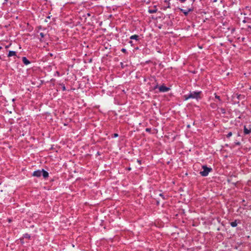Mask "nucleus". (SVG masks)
Segmentation results:
<instances>
[{"mask_svg":"<svg viewBox=\"0 0 251 251\" xmlns=\"http://www.w3.org/2000/svg\"><path fill=\"white\" fill-rule=\"evenodd\" d=\"M210 105L211 107H212L213 108H216V104L214 103H211Z\"/></svg>","mask_w":251,"mask_h":251,"instance_id":"dca6fc26","label":"nucleus"},{"mask_svg":"<svg viewBox=\"0 0 251 251\" xmlns=\"http://www.w3.org/2000/svg\"><path fill=\"white\" fill-rule=\"evenodd\" d=\"M121 51H122V52H126V49H122L121 50Z\"/></svg>","mask_w":251,"mask_h":251,"instance_id":"412c9836","label":"nucleus"},{"mask_svg":"<svg viewBox=\"0 0 251 251\" xmlns=\"http://www.w3.org/2000/svg\"><path fill=\"white\" fill-rule=\"evenodd\" d=\"M215 97L216 99H218L219 101H221V100L220 99V97L219 96H218L216 95V94H215Z\"/></svg>","mask_w":251,"mask_h":251,"instance_id":"ddd939ff","label":"nucleus"},{"mask_svg":"<svg viewBox=\"0 0 251 251\" xmlns=\"http://www.w3.org/2000/svg\"><path fill=\"white\" fill-rule=\"evenodd\" d=\"M22 61L25 65H27L30 63V62L25 57H22Z\"/></svg>","mask_w":251,"mask_h":251,"instance_id":"0eeeda50","label":"nucleus"},{"mask_svg":"<svg viewBox=\"0 0 251 251\" xmlns=\"http://www.w3.org/2000/svg\"><path fill=\"white\" fill-rule=\"evenodd\" d=\"M251 132V128L248 129L245 126L244 127V133L245 135L249 134Z\"/></svg>","mask_w":251,"mask_h":251,"instance_id":"423d86ee","label":"nucleus"},{"mask_svg":"<svg viewBox=\"0 0 251 251\" xmlns=\"http://www.w3.org/2000/svg\"><path fill=\"white\" fill-rule=\"evenodd\" d=\"M25 237H26V238H30V236H29L28 234H25Z\"/></svg>","mask_w":251,"mask_h":251,"instance_id":"5701e85b","label":"nucleus"},{"mask_svg":"<svg viewBox=\"0 0 251 251\" xmlns=\"http://www.w3.org/2000/svg\"><path fill=\"white\" fill-rule=\"evenodd\" d=\"M32 176L37 177L43 176L44 178L46 179L49 177V173L44 169H42L41 170H38L34 171L32 174Z\"/></svg>","mask_w":251,"mask_h":251,"instance_id":"f03ea898","label":"nucleus"},{"mask_svg":"<svg viewBox=\"0 0 251 251\" xmlns=\"http://www.w3.org/2000/svg\"><path fill=\"white\" fill-rule=\"evenodd\" d=\"M1 49V47L0 46V50Z\"/></svg>","mask_w":251,"mask_h":251,"instance_id":"7c9ffc66","label":"nucleus"},{"mask_svg":"<svg viewBox=\"0 0 251 251\" xmlns=\"http://www.w3.org/2000/svg\"><path fill=\"white\" fill-rule=\"evenodd\" d=\"M118 136V134L117 133H114L113 135V137H117Z\"/></svg>","mask_w":251,"mask_h":251,"instance_id":"6ab92c4d","label":"nucleus"},{"mask_svg":"<svg viewBox=\"0 0 251 251\" xmlns=\"http://www.w3.org/2000/svg\"><path fill=\"white\" fill-rule=\"evenodd\" d=\"M7 56H8V57L16 56V52L15 51L10 50L8 52Z\"/></svg>","mask_w":251,"mask_h":251,"instance_id":"6e6552de","label":"nucleus"},{"mask_svg":"<svg viewBox=\"0 0 251 251\" xmlns=\"http://www.w3.org/2000/svg\"><path fill=\"white\" fill-rule=\"evenodd\" d=\"M161 251H163L162 250H161Z\"/></svg>","mask_w":251,"mask_h":251,"instance_id":"2f4dec72","label":"nucleus"},{"mask_svg":"<svg viewBox=\"0 0 251 251\" xmlns=\"http://www.w3.org/2000/svg\"><path fill=\"white\" fill-rule=\"evenodd\" d=\"M171 89L169 86H167L164 83L162 84H160V85H158V90L159 92H166L169 91Z\"/></svg>","mask_w":251,"mask_h":251,"instance_id":"20e7f679","label":"nucleus"},{"mask_svg":"<svg viewBox=\"0 0 251 251\" xmlns=\"http://www.w3.org/2000/svg\"><path fill=\"white\" fill-rule=\"evenodd\" d=\"M8 1V0H4V2H6Z\"/></svg>","mask_w":251,"mask_h":251,"instance_id":"a878e982","label":"nucleus"},{"mask_svg":"<svg viewBox=\"0 0 251 251\" xmlns=\"http://www.w3.org/2000/svg\"><path fill=\"white\" fill-rule=\"evenodd\" d=\"M157 88V85L154 86V88Z\"/></svg>","mask_w":251,"mask_h":251,"instance_id":"cd10ccee","label":"nucleus"},{"mask_svg":"<svg viewBox=\"0 0 251 251\" xmlns=\"http://www.w3.org/2000/svg\"><path fill=\"white\" fill-rule=\"evenodd\" d=\"M232 132H229L228 133V134L226 135V137H227V138H229V137H230L232 136Z\"/></svg>","mask_w":251,"mask_h":251,"instance_id":"4468645a","label":"nucleus"},{"mask_svg":"<svg viewBox=\"0 0 251 251\" xmlns=\"http://www.w3.org/2000/svg\"><path fill=\"white\" fill-rule=\"evenodd\" d=\"M159 196L161 197V199L162 200H165L167 197H168L167 195H165L164 193H160L159 194Z\"/></svg>","mask_w":251,"mask_h":251,"instance_id":"1a4fd4ad","label":"nucleus"},{"mask_svg":"<svg viewBox=\"0 0 251 251\" xmlns=\"http://www.w3.org/2000/svg\"><path fill=\"white\" fill-rule=\"evenodd\" d=\"M156 10H156V9H153V10H149V12H150V13H153V12H156Z\"/></svg>","mask_w":251,"mask_h":251,"instance_id":"f3484780","label":"nucleus"},{"mask_svg":"<svg viewBox=\"0 0 251 251\" xmlns=\"http://www.w3.org/2000/svg\"><path fill=\"white\" fill-rule=\"evenodd\" d=\"M149 130H150V129L149 128L146 129V131H149Z\"/></svg>","mask_w":251,"mask_h":251,"instance_id":"393cba45","label":"nucleus"},{"mask_svg":"<svg viewBox=\"0 0 251 251\" xmlns=\"http://www.w3.org/2000/svg\"><path fill=\"white\" fill-rule=\"evenodd\" d=\"M201 91H193L190 92L188 95L184 96L185 100H187L189 99H199L201 98L200 95L201 94Z\"/></svg>","mask_w":251,"mask_h":251,"instance_id":"f257e3e1","label":"nucleus"},{"mask_svg":"<svg viewBox=\"0 0 251 251\" xmlns=\"http://www.w3.org/2000/svg\"><path fill=\"white\" fill-rule=\"evenodd\" d=\"M179 9H180V11L181 12H182L185 16H187L189 12H191V11H193V9H191V8L188 9V10H185V9H181V8H179Z\"/></svg>","mask_w":251,"mask_h":251,"instance_id":"39448f33","label":"nucleus"},{"mask_svg":"<svg viewBox=\"0 0 251 251\" xmlns=\"http://www.w3.org/2000/svg\"><path fill=\"white\" fill-rule=\"evenodd\" d=\"M203 171L200 172V174L202 176H208L209 172H211L212 169L210 167H207L206 165H203L202 167Z\"/></svg>","mask_w":251,"mask_h":251,"instance_id":"7ed1b4c3","label":"nucleus"},{"mask_svg":"<svg viewBox=\"0 0 251 251\" xmlns=\"http://www.w3.org/2000/svg\"><path fill=\"white\" fill-rule=\"evenodd\" d=\"M40 35L41 36V38H40V41L42 42V38H43L45 37V34L43 32L40 33Z\"/></svg>","mask_w":251,"mask_h":251,"instance_id":"f8f14e48","label":"nucleus"},{"mask_svg":"<svg viewBox=\"0 0 251 251\" xmlns=\"http://www.w3.org/2000/svg\"><path fill=\"white\" fill-rule=\"evenodd\" d=\"M130 39H134V40L137 41L139 39V36L137 35H132L130 37Z\"/></svg>","mask_w":251,"mask_h":251,"instance_id":"9d476101","label":"nucleus"},{"mask_svg":"<svg viewBox=\"0 0 251 251\" xmlns=\"http://www.w3.org/2000/svg\"><path fill=\"white\" fill-rule=\"evenodd\" d=\"M187 126L188 128H189L190 127V126L189 125H187Z\"/></svg>","mask_w":251,"mask_h":251,"instance_id":"b1692460","label":"nucleus"},{"mask_svg":"<svg viewBox=\"0 0 251 251\" xmlns=\"http://www.w3.org/2000/svg\"><path fill=\"white\" fill-rule=\"evenodd\" d=\"M62 85V88L63 91L66 90V87L64 84L61 85Z\"/></svg>","mask_w":251,"mask_h":251,"instance_id":"a211bd4d","label":"nucleus"},{"mask_svg":"<svg viewBox=\"0 0 251 251\" xmlns=\"http://www.w3.org/2000/svg\"><path fill=\"white\" fill-rule=\"evenodd\" d=\"M157 203H158V205L159 204V201H158Z\"/></svg>","mask_w":251,"mask_h":251,"instance_id":"bb28decb","label":"nucleus"},{"mask_svg":"<svg viewBox=\"0 0 251 251\" xmlns=\"http://www.w3.org/2000/svg\"><path fill=\"white\" fill-rule=\"evenodd\" d=\"M235 144L239 146L240 145V143L239 142H235Z\"/></svg>","mask_w":251,"mask_h":251,"instance_id":"4be33fe9","label":"nucleus"},{"mask_svg":"<svg viewBox=\"0 0 251 251\" xmlns=\"http://www.w3.org/2000/svg\"><path fill=\"white\" fill-rule=\"evenodd\" d=\"M192 0L194 2V1H195L196 0Z\"/></svg>","mask_w":251,"mask_h":251,"instance_id":"c756f323","label":"nucleus"},{"mask_svg":"<svg viewBox=\"0 0 251 251\" xmlns=\"http://www.w3.org/2000/svg\"><path fill=\"white\" fill-rule=\"evenodd\" d=\"M158 28H161V26H158Z\"/></svg>","mask_w":251,"mask_h":251,"instance_id":"c85d7f7f","label":"nucleus"},{"mask_svg":"<svg viewBox=\"0 0 251 251\" xmlns=\"http://www.w3.org/2000/svg\"><path fill=\"white\" fill-rule=\"evenodd\" d=\"M220 111L223 114L226 113V110L223 108H220Z\"/></svg>","mask_w":251,"mask_h":251,"instance_id":"2eb2a0df","label":"nucleus"},{"mask_svg":"<svg viewBox=\"0 0 251 251\" xmlns=\"http://www.w3.org/2000/svg\"><path fill=\"white\" fill-rule=\"evenodd\" d=\"M181 3L185 2L187 0H178Z\"/></svg>","mask_w":251,"mask_h":251,"instance_id":"aec40b11","label":"nucleus"},{"mask_svg":"<svg viewBox=\"0 0 251 251\" xmlns=\"http://www.w3.org/2000/svg\"><path fill=\"white\" fill-rule=\"evenodd\" d=\"M230 226H232V227H236L237 225V223L236 222V220L233 221V222H232L230 223Z\"/></svg>","mask_w":251,"mask_h":251,"instance_id":"9b49d317","label":"nucleus"}]
</instances>
